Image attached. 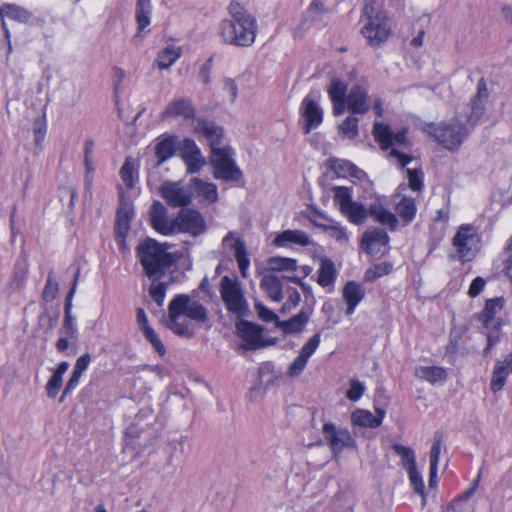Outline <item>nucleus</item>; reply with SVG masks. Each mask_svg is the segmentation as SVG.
Wrapping results in <instances>:
<instances>
[{"mask_svg": "<svg viewBox=\"0 0 512 512\" xmlns=\"http://www.w3.org/2000/svg\"><path fill=\"white\" fill-rule=\"evenodd\" d=\"M184 316L192 321L204 323L208 320V311L199 301L186 294L175 296L169 303L165 326L178 336L192 338L195 329L183 318Z\"/></svg>", "mask_w": 512, "mask_h": 512, "instance_id": "f257e3e1", "label": "nucleus"}, {"mask_svg": "<svg viewBox=\"0 0 512 512\" xmlns=\"http://www.w3.org/2000/svg\"><path fill=\"white\" fill-rule=\"evenodd\" d=\"M171 247L167 242L160 243L152 238H146L138 244L136 256L149 279L162 278L181 258V253L168 251Z\"/></svg>", "mask_w": 512, "mask_h": 512, "instance_id": "f03ea898", "label": "nucleus"}, {"mask_svg": "<svg viewBox=\"0 0 512 512\" xmlns=\"http://www.w3.org/2000/svg\"><path fill=\"white\" fill-rule=\"evenodd\" d=\"M333 201L340 213L354 225H362L369 216V208L353 200V190L346 186L332 188Z\"/></svg>", "mask_w": 512, "mask_h": 512, "instance_id": "7ed1b4c3", "label": "nucleus"}, {"mask_svg": "<svg viewBox=\"0 0 512 512\" xmlns=\"http://www.w3.org/2000/svg\"><path fill=\"white\" fill-rule=\"evenodd\" d=\"M427 131L444 148L455 151L470 133V128L460 120L453 119L442 122L439 126L429 125Z\"/></svg>", "mask_w": 512, "mask_h": 512, "instance_id": "20e7f679", "label": "nucleus"}, {"mask_svg": "<svg viewBox=\"0 0 512 512\" xmlns=\"http://www.w3.org/2000/svg\"><path fill=\"white\" fill-rule=\"evenodd\" d=\"M219 292L228 312L242 316L248 310L242 285L237 276H223L220 280Z\"/></svg>", "mask_w": 512, "mask_h": 512, "instance_id": "39448f33", "label": "nucleus"}, {"mask_svg": "<svg viewBox=\"0 0 512 512\" xmlns=\"http://www.w3.org/2000/svg\"><path fill=\"white\" fill-rule=\"evenodd\" d=\"M231 147L224 146L211 153L210 163L214 169V177L225 182H237L242 179L243 173L234 159Z\"/></svg>", "mask_w": 512, "mask_h": 512, "instance_id": "423d86ee", "label": "nucleus"}, {"mask_svg": "<svg viewBox=\"0 0 512 512\" xmlns=\"http://www.w3.org/2000/svg\"><path fill=\"white\" fill-rule=\"evenodd\" d=\"M479 242V235L473 226H460L452 240L456 254L451 255V259H458L462 262L473 260L479 251Z\"/></svg>", "mask_w": 512, "mask_h": 512, "instance_id": "0eeeda50", "label": "nucleus"}, {"mask_svg": "<svg viewBox=\"0 0 512 512\" xmlns=\"http://www.w3.org/2000/svg\"><path fill=\"white\" fill-rule=\"evenodd\" d=\"M372 12L373 8L365 6L366 22L361 32L371 46L377 47L388 39L391 27L385 15L381 13L373 15Z\"/></svg>", "mask_w": 512, "mask_h": 512, "instance_id": "6e6552de", "label": "nucleus"}, {"mask_svg": "<svg viewBox=\"0 0 512 512\" xmlns=\"http://www.w3.org/2000/svg\"><path fill=\"white\" fill-rule=\"evenodd\" d=\"M240 23L238 21H222L220 23L219 34L224 43L241 47H248L254 43L257 32L256 20H252L250 28L247 27L249 31L247 42H245L246 39H243L246 32L239 25Z\"/></svg>", "mask_w": 512, "mask_h": 512, "instance_id": "1a4fd4ad", "label": "nucleus"}, {"mask_svg": "<svg viewBox=\"0 0 512 512\" xmlns=\"http://www.w3.org/2000/svg\"><path fill=\"white\" fill-rule=\"evenodd\" d=\"M322 433L335 455L342 452L345 448H354L356 446L354 438L347 429L338 427L331 422L323 425Z\"/></svg>", "mask_w": 512, "mask_h": 512, "instance_id": "9d476101", "label": "nucleus"}, {"mask_svg": "<svg viewBox=\"0 0 512 512\" xmlns=\"http://www.w3.org/2000/svg\"><path fill=\"white\" fill-rule=\"evenodd\" d=\"M361 248L374 257H380L389 250V236L383 229L374 228L363 234Z\"/></svg>", "mask_w": 512, "mask_h": 512, "instance_id": "9b49d317", "label": "nucleus"}, {"mask_svg": "<svg viewBox=\"0 0 512 512\" xmlns=\"http://www.w3.org/2000/svg\"><path fill=\"white\" fill-rule=\"evenodd\" d=\"M206 229L205 221L196 210H181L175 218V233H188L192 236L202 234Z\"/></svg>", "mask_w": 512, "mask_h": 512, "instance_id": "f8f14e48", "label": "nucleus"}, {"mask_svg": "<svg viewBox=\"0 0 512 512\" xmlns=\"http://www.w3.org/2000/svg\"><path fill=\"white\" fill-rule=\"evenodd\" d=\"M179 151L182 160L187 166V172L190 174L199 172L206 164L200 148L192 139L187 138L181 141L179 143Z\"/></svg>", "mask_w": 512, "mask_h": 512, "instance_id": "ddd939ff", "label": "nucleus"}, {"mask_svg": "<svg viewBox=\"0 0 512 512\" xmlns=\"http://www.w3.org/2000/svg\"><path fill=\"white\" fill-rule=\"evenodd\" d=\"M161 196L171 207H184L190 204L191 194L179 182H165L160 189Z\"/></svg>", "mask_w": 512, "mask_h": 512, "instance_id": "4468645a", "label": "nucleus"}, {"mask_svg": "<svg viewBox=\"0 0 512 512\" xmlns=\"http://www.w3.org/2000/svg\"><path fill=\"white\" fill-rule=\"evenodd\" d=\"M301 115L304 118L303 131L305 134L318 127L323 121V110L320 105L312 98L311 94L307 95L301 103Z\"/></svg>", "mask_w": 512, "mask_h": 512, "instance_id": "2eb2a0df", "label": "nucleus"}, {"mask_svg": "<svg viewBox=\"0 0 512 512\" xmlns=\"http://www.w3.org/2000/svg\"><path fill=\"white\" fill-rule=\"evenodd\" d=\"M321 342V335L319 333L313 335L301 348L298 356L294 359V361L291 363V365L288 368V374L291 377H297L299 376L304 368L306 367V364L309 360V358L314 354V352L319 347V344Z\"/></svg>", "mask_w": 512, "mask_h": 512, "instance_id": "dca6fc26", "label": "nucleus"}, {"mask_svg": "<svg viewBox=\"0 0 512 512\" xmlns=\"http://www.w3.org/2000/svg\"><path fill=\"white\" fill-rule=\"evenodd\" d=\"M151 226L160 234L168 236L175 234V219L170 221L167 216L166 207L155 201L150 210Z\"/></svg>", "mask_w": 512, "mask_h": 512, "instance_id": "f3484780", "label": "nucleus"}, {"mask_svg": "<svg viewBox=\"0 0 512 512\" xmlns=\"http://www.w3.org/2000/svg\"><path fill=\"white\" fill-rule=\"evenodd\" d=\"M373 134L383 150H388L394 145H402L406 142V130L393 133L390 127L383 123H374Z\"/></svg>", "mask_w": 512, "mask_h": 512, "instance_id": "a211bd4d", "label": "nucleus"}, {"mask_svg": "<svg viewBox=\"0 0 512 512\" xmlns=\"http://www.w3.org/2000/svg\"><path fill=\"white\" fill-rule=\"evenodd\" d=\"M195 132L198 135L205 137L211 148V153L217 149H222L221 140L223 138V128L216 125L212 121L205 119H198L195 125Z\"/></svg>", "mask_w": 512, "mask_h": 512, "instance_id": "6ab92c4d", "label": "nucleus"}, {"mask_svg": "<svg viewBox=\"0 0 512 512\" xmlns=\"http://www.w3.org/2000/svg\"><path fill=\"white\" fill-rule=\"evenodd\" d=\"M238 335L244 341L243 347L247 350L262 348V329L251 322L242 321L237 325Z\"/></svg>", "mask_w": 512, "mask_h": 512, "instance_id": "aec40b11", "label": "nucleus"}, {"mask_svg": "<svg viewBox=\"0 0 512 512\" xmlns=\"http://www.w3.org/2000/svg\"><path fill=\"white\" fill-rule=\"evenodd\" d=\"M346 106L353 114H365L370 108L367 89L359 84L354 85L347 95Z\"/></svg>", "mask_w": 512, "mask_h": 512, "instance_id": "412c9836", "label": "nucleus"}, {"mask_svg": "<svg viewBox=\"0 0 512 512\" xmlns=\"http://www.w3.org/2000/svg\"><path fill=\"white\" fill-rule=\"evenodd\" d=\"M327 92L333 104L334 115L343 114L347 98V83L339 78H333L327 88Z\"/></svg>", "mask_w": 512, "mask_h": 512, "instance_id": "4be33fe9", "label": "nucleus"}, {"mask_svg": "<svg viewBox=\"0 0 512 512\" xmlns=\"http://www.w3.org/2000/svg\"><path fill=\"white\" fill-rule=\"evenodd\" d=\"M175 117H183L186 120L195 117V109L189 99L180 98L172 101L161 114L162 120Z\"/></svg>", "mask_w": 512, "mask_h": 512, "instance_id": "5701e85b", "label": "nucleus"}, {"mask_svg": "<svg viewBox=\"0 0 512 512\" xmlns=\"http://www.w3.org/2000/svg\"><path fill=\"white\" fill-rule=\"evenodd\" d=\"M225 244H230L234 250V255L240 270V274L243 278H247L248 269L250 266V259L246 250L245 243L239 239L234 238L233 233L229 232L223 239Z\"/></svg>", "mask_w": 512, "mask_h": 512, "instance_id": "b1692460", "label": "nucleus"}, {"mask_svg": "<svg viewBox=\"0 0 512 512\" xmlns=\"http://www.w3.org/2000/svg\"><path fill=\"white\" fill-rule=\"evenodd\" d=\"M79 274H80V269H77L74 279H73L72 287H71V289L66 297V300H65V307H64L65 308V318H64V322H63V327L60 331V333L62 335H66L67 337H70L71 339L76 338V335H77V327L75 324V318L71 314V307H72L71 301H72L73 295L76 291Z\"/></svg>", "mask_w": 512, "mask_h": 512, "instance_id": "393cba45", "label": "nucleus"}, {"mask_svg": "<svg viewBox=\"0 0 512 512\" xmlns=\"http://www.w3.org/2000/svg\"><path fill=\"white\" fill-rule=\"evenodd\" d=\"M342 296L347 304L346 314L352 315L358 304L364 299L365 289L361 284L349 281L343 288Z\"/></svg>", "mask_w": 512, "mask_h": 512, "instance_id": "a878e982", "label": "nucleus"}, {"mask_svg": "<svg viewBox=\"0 0 512 512\" xmlns=\"http://www.w3.org/2000/svg\"><path fill=\"white\" fill-rule=\"evenodd\" d=\"M312 313L311 308H302L298 314L287 321L277 322V326L285 334H296L304 330Z\"/></svg>", "mask_w": 512, "mask_h": 512, "instance_id": "bb28decb", "label": "nucleus"}, {"mask_svg": "<svg viewBox=\"0 0 512 512\" xmlns=\"http://www.w3.org/2000/svg\"><path fill=\"white\" fill-rule=\"evenodd\" d=\"M133 217L134 209L132 204L122 203L116 215L115 235L128 236Z\"/></svg>", "mask_w": 512, "mask_h": 512, "instance_id": "cd10ccee", "label": "nucleus"}, {"mask_svg": "<svg viewBox=\"0 0 512 512\" xmlns=\"http://www.w3.org/2000/svg\"><path fill=\"white\" fill-rule=\"evenodd\" d=\"M278 247L286 246L289 243L297 244L300 246H309L312 243L310 237L301 230H285L278 234L274 240Z\"/></svg>", "mask_w": 512, "mask_h": 512, "instance_id": "c85d7f7f", "label": "nucleus"}, {"mask_svg": "<svg viewBox=\"0 0 512 512\" xmlns=\"http://www.w3.org/2000/svg\"><path fill=\"white\" fill-rule=\"evenodd\" d=\"M260 287L267 296L274 302H280L283 299L282 279L274 274L264 275L260 281Z\"/></svg>", "mask_w": 512, "mask_h": 512, "instance_id": "c756f323", "label": "nucleus"}, {"mask_svg": "<svg viewBox=\"0 0 512 512\" xmlns=\"http://www.w3.org/2000/svg\"><path fill=\"white\" fill-rule=\"evenodd\" d=\"M369 215L378 223L388 226L391 230H395L398 225L396 215L384 208L381 203L375 202L371 204L369 206Z\"/></svg>", "mask_w": 512, "mask_h": 512, "instance_id": "7c9ffc66", "label": "nucleus"}, {"mask_svg": "<svg viewBox=\"0 0 512 512\" xmlns=\"http://www.w3.org/2000/svg\"><path fill=\"white\" fill-rule=\"evenodd\" d=\"M369 215L378 223L388 226L391 230H395L398 225L396 215L384 208L381 203L375 202L371 204L369 206Z\"/></svg>", "mask_w": 512, "mask_h": 512, "instance_id": "2f4dec72", "label": "nucleus"}, {"mask_svg": "<svg viewBox=\"0 0 512 512\" xmlns=\"http://www.w3.org/2000/svg\"><path fill=\"white\" fill-rule=\"evenodd\" d=\"M229 14L231 16L230 19H224L223 21H238L241 22L239 25L242 26L243 30L246 34L243 36V39H248L249 31L247 27L250 28L252 24V20L255 18L250 15L244 8L237 2H231L228 7ZM246 40L245 42H247Z\"/></svg>", "mask_w": 512, "mask_h": 512, "instance_id": "473e14b6", "label": "nucleus"}, {"mask_svg": "<svg viewBox=\"0 0 512 512\" xmlns=\"http://www.w3.org/2000/svg\"><path fill=\"white\" fill-rule=\"evenodd\" d=\"M177 149H179V144L175 136H169L159 141L155 146V154L158 158L157 166L170 159Z\"/></svg>", "mask_w": 512, "mask_h": 512, "instance_id": "72a5a7b5", "label": "nucleus"}, {"mask_svg": "<svg viewBox=\"0 0 512 512\" xmlns=\"http://www.w3.org/2000/svg\"><path fill=\"white\" fill-rule=\"evenodd\" d=\"M151 13V0H137L135 17L138 24V32L135 38L141 37V32L150 25Z\"/></svg>", "mask_w": 512, "mask_h": 512, "instance_id": "f704fd0d", "label": "nucleus"}, {"mask_svg": "<svg viewBox=\"0 0 512 512\" xmlns=\"http://www.w3.org/2000/svg\"><path fill=\"white\" fill-rule=\"evenodd\" d=\"M337 271L334 263L329 258H322L318 269L317 283L322 287L334 285Z\"/></svg>", "mask_w": 512, "mask_h": 512, "instance_id": "c9c22d12", "label": "nucleus"}, {"mask_svg": "<svg viewBox=\"0 0 512 512\" xmlns=\"http://www.w3.org/2000/svg\"><path fill=\"white\" fill-rule=\"evenodd\" d=\"M415 376L431 384H435L446 380L447 371L439 366H420L415 369Z\"/></svg>", "mask_w": 512, "mask_h": 512, "instance_id": "e433bc0d", "label": "nucleus"}, {"mask_svg": "<svg viewBox=\"0 0 512 512\" xmlns=\"http://www.w3.org/2000/svg\"><path fill=\"white\" fill-rule=\"evenodd\" d=\"M191 184L198 195L210 203L218 200V190L214 183L205 182L199 178H193Z\"/></svg>", "mask_w": 512, "mask_h": 512, "instance_id": "4c0bfd02", "label": "nucleus"}, {"mask_svg": "<svg viewBox=\"0 0 512 512\" xmlns=\"http://www.w3.org/2000/svg\"><path fill=\"white\" fill-rule=\"evenodd\" d=\"M0 16L19 22H27L31 17V13L21 6L5 3L0 6Z\"/></svg>", "mask_w": 512, "mask_h": 512, "instance_id": "58836bf2", "label": "nucleus"}, {"mask_svg": "<svg viewBox=\"0 0 512 512\" xmlns=\"http://www.w3.org/2000/svg\"><path fill=\"white\" fill-rule=\"evenodd\" d=\"M396 211L405 224L413 221L417 207L415 200L411 197H403L396 205Z\"/></svg>", "mask_w": 512, "mask_h": 512, "instance_id": "ea45409f", "label": "nucleus"}, {"mask_svg": "<svg viewBox=\"0 0 512 512\" xmlns=\"http://www.w3.org/2000/svg\"><path fill=\"white\" fill-rule=\"evenodd\" d=\"M181 56V48L168 46L158 53L156 64L159 69H167L173 65Z\"/></svg>", "mask_w": 512, "mask_h": 512, "instance_id": "a19ab883", "label": "nucleus"}, {"mask_svg": "<svg viewBox=\"0 0 512 512\" xmlns=\"http://www.w3.org/2000/svg\"><path fill=\"white\" fill-rule=\"evenodd\" d=\"M120 176L128 189H131L135 185V181L138 178V170L136 168L135 159L127 157L123 166L120 169Z\"/></svg>", "mask_w": 512, "mask_h": 512, "instance_id": "79ce46f5", "label": "nucleus"}, {"mask_svg": "<svg viewBox=\"0 0 512 512\" xmlns=\"http://www.w3.org/2000/svg\"><path fill=\"white\" fill-rule=\"evenodd\" d=\"M353 425L360 427L377 428L380 426V419H375V415L368 410L358 409L351 415Z\"/></svg>", "mask_w": 512, "mask_h": 512, "instance_id": "37998d69", "label": "nucleus"}, {"mask_svg": "<svg viewBox=\"0 0 512 512\" xmlns=\"http://www.w3.org/2000/svg\"><path fill=\"white\" fill-rule=\"evenodd\" d=\"M328 164L329 168L339 177L356 176V173L360 172L354 164L347 160L330 158Z\"/></svg>", "mask_w": 512, "mask_h": 512, "instance_id": "c03bdc74", "label": "nucleus"}, {"mask_svg": "<svg viewBox=\"0 0 512 512\" xmlns=\"http://www.w3.org/2000/svg\"><path fill=\"white\" fill-rule=\"evenodd\" d=\"M503 301L501 298L487 300L485 307L481 312V320L485 328H488L490 323L494 320L495 315L502 309Z\"/></svg>", "mask_w": 512, "mask_h": 512, "instance_id": "a18cd8bd", "label": "nucleus"}, {"mask_svg": "<svg viewBox=\"0 0 512 512\" xmlns=\"http://www.w3.org/2000/svg\"><path fill=\"white\" fill-rule=\"evenodd\" d=\"M28 275V264L26 260H20L16 263L12 280L10 282V289L12 291H17L22 288L26 282Z\"/></svg>", "mask_w": 512, "mask_h": 512, "instance_id": "49530a36", "label": "nucleus"}, {"mask_svg": "<svg viewBox=\"0 0 512 512\" xmlns=\"http://www.w3.org/2000/svg\"><path fill=\"white\" fill-rule=\"evenodd\" d=\"M267 265L271 271L276 272H291L297 269V261L293 258L271 257Z\"/></svg>", "mask_w": 512, "mask_h": 512, "instance_id": "de8ad7c7", "label": "nucleus"}, {"mask_svg": "<svg viewBox=\"0 0 512 512\" xmlns=\"http://www.w3.org/2000/svg\"><path fill=\"white\" fill-rule=\"evenodd\" d=\"M393 451L401 457L402 466L406 471L416 468V457L414 451L407 446L401 444H394Z\"/></svg>", "mask_w": 512, "mask_h": 512, "instance_id": "09e8293b", "label": "nucleus"}, {"mask_svg": "<svg viewBox=\"0 0 512 512\" xmlns=\"http://www.w3.org/2000/svg\"><path fill=\"white\" fill-rule=\"evenodd\" d=\"M359 119L355 116H348L339 125V134L346 139L354 140L359 135L358 129Z\"/></svg>", "mask_w": 512, "mask_h": 512, "instance_id": "8fccbe9b", "label": "nucleus"}, {"mask_svg": "<svg viewBox=\"0 0 512 512\" xmlns=\"http://www.w3.org/2000/svg\"><path fill=\"white\" fill-rule=\"evenodd\" d=\"M408 472L410 484L415 493L421 496V504L424 507L427 503V495L425 491V484L421 474L418 472L417 467L410 469Z\"/></svg>", "mask_w": 512, "mask_h": 512, "instance_id": "3c124183", "label": "nucleus"}, {"mask_svg": "<svg viewBox=\"0 0 512 512\" xmlns=\"http://www.w3.org/2000/svg\"><path fill=\"white\" fill-rule=\"evenodd\" d=\"M160 279L161 278L150 279L151 285L149 287V295L159 307L163 306L168 289V283L161 282Z\"/></svg>", "mask_w": 512, "mask_h": 512, "instance_id": "603ef678", "label": "nucleus"}, {"mask_svg": "<svg viewBox=\"0 0 512 512\" xmlns=\"http://www.w3.org/2000/svg\"><path fill=\"white\" fill-rule=\"evenodd\" d=\"M508 374L509 372L505 370L503 363H498L495 366L490 384L491 390L493 392H498L503 388V386L506 383V378Z\"/></svg>", "mask_w": 512, "mask_h": 512, "instance_id": "864d4df0", "label": "nucleus"}, {"mask_svg": "<svg viewBox=\"0 0 512 512\" xmlns=\"http://www.w3.org/2000/svg\"><path fill=\"white\" fill-rule=\"evenodd\" d=\"M392 269V264L387 262L376 264L365 272V280L370 282L374 281L380 277L388 275Z\"/></svg>", "mask_w": 512, "mask_h": 512, "instance_id": "5fc2aeb1", "label": "nucleus"}, {"mask_svg": "<svg viewBox=\"0 0 512 512\" xmlns=\"http://www.w3.org/2000/svg\"><path fill=\"white\" fill-rule=\"evenodd\" d=\"M146 338V340L153 346L155 351L160 355L164 356L166 353V348L161 341L159 335L156 333V331L151 327L147 328L145 331L142 332Z\"/></svg>", "mask_w": 512, "mask_h": 512, "instance_id": "6e6d98bb", "label": "nucleus"}, {"mask_svg": "<svg viewBox=\"0 0 512 512\" xmlns=\"http://www.w3.org/2000/svg\"><path fill=\"white\" fill-rule=\"evenodd\" d=\"M330 222H332V226L326 227V233L338 242H347L348 234L346 228L334 220H330Z\"/></svg>", "mask_w": 512, "mask_h": 512, "instance_id": "4d7b16f0", "label": "nucleus"}, {"mask_svg": "<svg viewBox=\"0 0 512 512\" xmlns=\"http://www.w3.org/2000/svg\"><path fill=\"white\" fill-rule=\"evenodd\" d=\"M484 112H485V104L480 103V102H475V101L472 100V102H471V113H470V116L468 118V123H469V127L468 128L471 129L475 125H477V123L479 122V120L483 116Z\"/></svg>", "mask_w": 512, "mask_h": 512, "instance_id": "13d9d810", "label": "nucleus"}, {"mask_svg": "<svg viewBox=\"0 0 512 512\" xmlns=\"http://www.w3.org/2000/svg\"><path fill=\"white\" fill-rule=\"evenodd\" d=\"M406 173L409 182V187L413 191H420L423 188L422 172L418 169H407Z\"/></svg>", "mask_w": 512, "mask_h": 512, "instance_id": "bf43d9fd", "label": "nucleus"}, {"mask_svg": "<svg viewBox=\"0 0 512 512\" xmlns=\"http://www.w3.org/2000/svg\"><path fill=\"white\" fill-rule=\"evenodd\" d=\"M441 448H442V438L440 435L436 434L434 436L433 445L431 447L430 454H429L430 467H433V469L438 467Z\"/></svg>", "mask_w": 512, "mask_h": 512, "instance_id": "052dcab7", "label": "nucleus"}, {"mask_svg": "<svg viewBox=\"0 0 512 512\" xmlns=\"http://www.w3.org/2000/svg\"><path fill=\"white\" fill-rule=\"evenodd\" d=\"M59 286L56 281L53 280V273L51 272L48 276L47 282L43 290V298L45 301H52L55 299Z\"/></svg>", "mask_w": 512, "mask_h": 512, "instance_id": "680f3d73", "label": "nucleus"}, {"mask_svg": "<svg viewBox=\"0 0 512 512\" xmlns=\"http://www.w3.org/2000/svg\"><path fill=\"white\" fill-rule=\"evenodd\" d=\"M365 386L359 380H352L346 397L351 401H358L364 394Z\"/></svg>", "mask_w": 512, "mask_h": 512, "instance_id": "e2e57ef3", "label": "nucleus"}, {"mask_svg": "<svg viewBox=\"0 0 512 512\" xmlns=\"http://www.w3.org/2000/svg\"><path fill=\"white\" fill-rule=\"evenodd\" d=\"M63 377L53 373L51 378L48 380V383L46 385V391L47 395L50 398L56 397L58 394L61 386H62Z\"/></svg>", "mask_w": 512, "mask_h": 512, "instance_id": "0e129e2a", "label": "nucleus"}, {"mask_svg": "<svg viewBox=\"0 0 512 512\" xmlns=\"http://www.w3.org/2000/svg\"><path fill=\"white\" fill-rule=\"evenodd\" d=\"M255 310L258 314V317L264 322H279V318L277 314H275L272 310L264 306L263 304H255Z\"/></svg>", "mask_w": 512, "mask_h": 512, "instance_id": "69168bd1", "label": "nucleus"}, {"mask_svg": "<svg viewBox=\"0 0 512 512\" xmlns=\"http://www.w3.org/2000/svg\"><path fill=\"white\" fill-rule=\"evenodd\" d=\"M46 123L44 120L37 118L33 123L34 141L36 145H40L46 135Z\"/></svg>", "mask_w": 512, "mask_h": 512, "instance_id": "338daca9", "label": "nucleus"}, {"mask_svg": "<svg viewBox=\"0 0 512 512\" xmlns=\"http://www.w3.org/2000/svg\"><path fill=\"white\" fill-rule=\"evenodd\" d=\"M486 281L482 277H476L468 290V295L472 298L478 296L484 289Z\"/></svg>", "mask_w": 512, "mask_h": 512, "instance_id": "774afa93", "label": "nucleus"}]
</instances>
